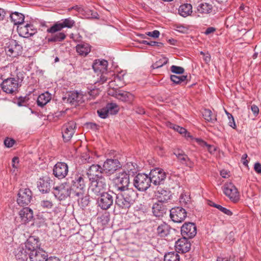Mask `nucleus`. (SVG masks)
<instances>
[{
    "label": "nucleus",
    "mask_w": 261,
    "mask_h": 261,
    "mask_svg": "<svg viewBox=\"0 0 261 261\" xmlns=\"http://www.w3.org/2000/svg\"><path fill=\"white\" fill-rule=\"evenodd\" d=\"M171 71L175 74H180L184 72V69L180 66L172 65L170 67Z\"/></svg>",
    "instance_id": "50"
},
{
    "label": "nucleus",
    "mask_w": 261,
    "mask_h": 261,
    "mask_svg": "<svg viewBox=\"0 0 261 261\" xmlns=\"http://www.w3.org/2000/svg\"><path fill=\"white\" fill-rule=\"evenodd\" d=\"M16 258L20 261H23L28 258L29 253L24 248L22 244L17 247L14 251Z\"/></svg>",
    "instance_id": "31"
},
{
    "label": "nucleus",
    "mask_w": 261,
    "mask_h": 261,
    "mask_svg": "<svg viewBox=\"0 0 261 261\" xmlns=\"http://www.w3.org/2000/svg\"><path fill=\"white\" fill-rule=\"evenodd\" d=\"M222 190L224 194L228 197L231 201L237 202L239 200V192L237 188L232 183L226 182L222 187Z\"/></svg>",
    "instance_id": "10"
},
{
    "label": "nucleus",
    "mask_w": 261,
    "mask_h": 261,
    "mask_svg": "<svg viewBox=\"0 0 261 261\" xmlns=\"http://www.w3.org/2000/svg\"><path fill=\"white\" fill-rule=\"evenodd\" d=\"M196 233V226L193 223H185L181 227V234L183 237L192 238Z\"/></svg>",
    "instance_id": "19"
},
{
    "label": "nucleus",
    "mask_w": 261,
    "mask_h": 261,
    "mask_svg": "<svg viewBox=\"0 0 261 261\" xmlns=\"http://www.w3.org/2000/svg\"><path fill=\"white\" fill-rule=\"evenodd\" d=\"M251 110L255 116H257L259 113V108L255 105L251 106Z\"/></svg>",
    "instance_id": "60"
},
{
    "label": "nucleus",
    "mask_w": 261,
    "mask_h": 261,
    "mask_svg": "<svg viewBox=\"0 0 261 261\" xmlns=\"http://www.w3.org/2000/svg\"><path fill=\"white\" fill-rule=\"evenodd\" d=\"M77 92H71L68 93V97L63 98L64 102L69 103L72 105H77Z\"/></svg>",
    "instance_id": "39"
},
{
    "label": "nucleus",
    "mask_w": 261,
    "mask_h": 261,
    "mask_svg": "<svg viewBox=\"0 0 261 261\" xmlns=\"http://www.w3.org/2000/svg\"><path fill=\"white\" fill-rule=\"evenodd\" d=\"M51 99V95L48 92L42 93L37 98V104L39 106L43 107Z\"/></svg>",
    "instance_id": "37"
},
{
    "label": "nucleus",
    "mask_w": 261,
    "mask_h": 261,
    "mask_svg": "<svg viewBox=\"0 0 261 261\" xmlns=\"http://www.w3.org/2000/svg\"><path fill=\"white\" fill-rule=\"evenodd\" d=\"M53 193L55 196L59 200H63L67 197H72V192L70 185L66 182L63 183L54 188Z\"/></svg>",
    "instance_id": "5"
},
{
    "label": "nucleus",
    "mask_w": 261,
    "mask_h": 261,
    "mask_svg": "<svg viewBox=\"0 0 261 261\" xmlns=\"http://www.w3.org/2000/svg\"><path fill=\"white\" fill-rule=\"evenodd\" d=\"M155 196L159 202L164 203L170 199L171 194V192L167 189L158 188Z\"/></svg>",
    "instance_id": "24"
},
{
    "label": "nucleus",
    "mask_w": 261,
    "mask_h": 261,
    "mask_svg": "<svg viewBox=\"0 0 261 261\" xmlns=\"http://www.w3.org/2000/svg\"><path fill=\"white\" fill-rule=\"evenodd\" d=\"M17 196V202L19 205L21 206L28 205L33 197L32 192L28 188L20 189Z\"/></svg>",
    "instance_id": "13"
},
{
    "label": "nucleus",
    "mask_w": 261,
    "mask_h": 261,
    "mask_svg": "<svg viewBox=\"0 0 261 261\" xmlns=\"http://www.w3.org/2000/svg\"><path fill=\"white\" fill-rule=\"evenodd\" d=\"M168 126L179 133L181 135H183L187 138H191L192 136L189 133L187 130L184 127L179 126L173 123H170Z\"/></svg>",
    "instance_id": "38"
},
{
    "label": "nucleus",
    "mask_w": 261,
    "mask_h": 261,
    "mask_svg": "<svg viewBox=\"0 0 261 261\" xmlns=\"http://www.w3.org/2000/svg\"><path fill=\"white\" fill-rule=\"evenodd\" d=\"M4 92L8 94H12L18 91L19 85V79L17 77H8L4 80L1 84Z\"/></svg>",
    "instance_id": "4"
},
{
    "label": "nucleus",
    "mask_w": 261,
    "mask_h": 261,
    "mask_svg": "<svg viewBox=\"0 0 261 261\" xmlns=\"http://www.w3.org/2000/svg\"><path fill=\"white\" fill-rule=\"evenodd\" d=\"M202 114L204 119L208 122L214 123L217 120L216 116L213 115L212 111L208 109H204Z\"/></svg>",
    "instance_id": "42"
},
{
    "label": "nucleus",
    "mask_w": 261,
    "mask_h": 261,
    "mask_svg": "<svg viewBox=\"0 0 261 261\" xmlns=\"http://www.w3.org/2000/svg\"><path fill=\"white\" fill-rule=\"evenodd\" d=\"M76 50L81 56H87L91 50L90 45L86 43H82L76 46Z\"/></svg>",
    "instance_id": "35"
},
{
    "label": "nucleus",
    "mask_w": 261,
    "mask_h": 261,
    "mask_svg": "<svg viewBox=\"0 0 261 261\" xmlns=\"http://www.w3.org/2000/svg\"><path fill=\"white\" fill-rule=\"evenodd\" d=\"M76 123L71 121L65 124L62 128V137L64 142H68L71 140L75 133Z\"/></svg>",
    "instance_id": "15"
},
{
    "label": "nucleus",
    "mask_w": 261,
    "mask_h": 261,
    "mask_svg": "<svg viewBox=\"0 0 261 261\" xmlns=\"http://www.w3.org/2000/svg\"><path fill=\"white\" fill-rule=\"evenodd\" d=\"M50 181L48 177L40 178L38 184V187L40 191L42 193L48 192L50 188Z\"/></svg>",
    "instance_id": "30"
},
{
    "label": "nucleus",
    "mask_w": 261,
    "mask_h": 261,
    "mask_svg": "<svg viewBox=\"0 0 261 261\" xmlns=\"http://www.w3.org/2000/svg\"><path fill=\"white\" fill-rule=\"evenodd\" d=\"M137 197V192L129 189L116 195L115 204L118 208L126 210L134 203Z\"/></svg>",
    "instance_id": "2"
},
{
    "label": "nucleus",
    "mask_w": 261,
    "mask_h": 261,
    "mask_svg": "<svg viewBox=\"0 0 261 261\" xmlns=\"http://www.w3.org/2000/svg\"><path fill=\"white\" fill-rule=\"evenodd\" d=\"M108 65V63L107 60L97 59L94 61L92 67L95 72L97 73V76H98V73H105L107 72Z\"/></svg>",
    "instance_id": "23"
},
{
    "label": "nucleus",
    "mask_w": 261,
    "mask_h": 261,
    "mask_svg": "<svg viewBox=\"0 0 261 261\" xmlns=\"http://www.w3.org/2000/svg\"><path fill=\"white\" fill-rule=\"evenodd\" d=\"M160 33L158 30H154L152 32H148L146 33L147 35H148L150 37H152L154 38H158L160 36Z\"/></svg>",
    "instance_id": "56"
},
{
    "label": "nucleus",
    "mask_w": 261,
    "mask_h": 261,
    "mask_svg": "<svg viewBox=\"0 0 261 261\" xmlns=\"http://www.w3.org/2000/svg\"><path fill=\"white\" fill-rule=\"evenodd\" d=\"M107 72L105 73H100V75L99 77L98 78V80L96 82V83H99L100 84H102L104 83H105L107 81V77L106 76L107 74Z\"/></svg>",
    "instance_id": "53"
},
{
    "label": "nucleus",
    "mask_w": 261,
    "mask_h": 261,
    "mask_svg": "<svg viewBox=\"0 0 261 261\" xmlns=\"http://www.w3.org/2000/svg\"><path fill=\"white\" fill-rule=\"evenodd\" d=\"M5 51L7 56L15 58L22 54V47L17 41L11 39L7 43Z\"/></svg>",
    "instance_id": "9"
},
{
    "label": "nucleus",
    "mask_w": 261,
    "mask_h": 261,
    "mask_svg": "<svg viewBox=\"0 0 261 261\" xmlns=\"http://www.w3.org/2000/svg\"><path fill=\"white\" fill-rule=\"evenodd\" d=\"M82 160L83 163H92L93 162V160L92 157H90L89 154H85L82 156Z\"/></svg>",
    "instance_id": "52"
},
{
    "label": "nucleus",
    "mask_w": 261,
    "mask_h": 261,
    "mask_svg": "<svg viewBox=\"0 0 261 261\" xmlns=\"http://www.w3.org/2000/svg\"><path fill=\"white\" fill-rule=\"evenodd\" d=\"M176 30L179 32L185 33L187 32V29L182 25H178L176 27Z\"/></svg>",
    "instance_id": "64"
},
{
    "label": "nucleus",
    "mask_w": 261,
    "mask_h": 261,
    "mask_svg": "<svg viewBox=\"0 0 261 261\" xmlns=\"http://www.w3.org/2000/svg\"><path fill=\"white\" fill-rule=\"evenodd\" d=\"M170 231V226L165 222L160 224L156 229V232L161 237H167L169 234Z\"/></svg>",
    "instance_id": "34"
},
{
    "label": "nucleus",
    "mask_w": 261,
    "mask_h": 261,
    "mask_svg": "<svg viewBox=\"0 0 261 261\" xmlns=\"http://www.w3.org/2000/svg\"><path fill=\"white\" fill-rule=\"evenodd\" d=\"M30 261H45L47 255L42 250L38 248L29 254Z\"/></svg>",
    "instance_id": "28"
},
{
    "label": "nucleus",
    "mask_w": 261,
    "mask_h": 261,
    "mask_svg": "<svg viewBox=\"0 0 261 261\" xmlns=\"http://www.w3.org/2000/svg\"><path fill=\"white\" fill-rule=\"evenodd\" d=\"M15 141L13 139L7 138L4 141V144L7 147H11L14 145Z\"/></svg>",
    "instance_id": "54"
},
{
    "label": "nucleus",
    "mask_w": 261,
    "mask_h": 261,
    "mask_svg": "<svg viewBox=\"0 0 261 261\" xmlns=\"http://www.w3.org/2000/svg\"><path fill=\"white\" fill-rule=\"evenodd\" d=\"M119 110V106L115 103H109L104 108L98 110L97 112L98 116L102 119H105L109 115H115Z\"/></svg>",
    "instance_id": "14"
},
{
    "label": "nucleus",
    "mask_w": 261,
    "mask_h": 261,
    "mask_svg": "<svg viewBox=\"0 0 261 261\" xmlns=\"http://www.w3.org/2000/svg\"><path fill=\"white\" fill-rule=\"evenodd\" d=\"M212 206H214V207L218 208L221 212H223L224 214L228 216H231L232 215V213L229 210H228L219 204L214 203L212 205Z\"/></svg>",
    "instance_id": "48"
},
{
    "label": "nucleus",
    "mask_w": 261,
    "mask_h": 261,
    "mask_svg": "<svg viewBox=\"0 0 261 261\" xmlns=\"http://www.w3.org/2000/svg\"><path fill=\"white\" fill-rule=\"evenodd\" d=\"M10 17L11 21L14 24L20 25L24 22V16L22 13L14 12L10 14Z\"/></svg>",
    "instance_id": "33"
},
{
    "label": "nucleus",
    "mask_w": 261,
    "mask_h": 261,
    "mask_svg": "<svg viewBox=\"0 0 261 261\" xmlns=\"http://www.w3.org/2000/svg\"><path fill=\"white\" fill-rule=\"evenodd\" d=\"M166 177V173L163 169L160 168H154L151 170L149 173V176H148L150 178V182H152L155 186L162 184Z\"/></svg>",
    "instance_id": "12"
},
{
    "label": "nucleus",
    "mask_w": 261,
    "mask_h": 261,
    "mask_svg": "<svg viewBox=\"0 0 261 261\" xmlns=\"http://www.w3.org/2000/svg\"><path fill=\"white\" fill-rule=\"evenodd\" d=\"M178 161L180 164L185 165L189 168H193L194 166V163L189 159L188 155L186 154H183L180 157L177 158Z\"/></svg>",
    "instance_id": "41"
},
{
    "label": "nucleus",
    "mask_w": 261,
    "mask_h": 261,
    "mask_svg": "<svg viewBox=\"0 0 261 261\" xmlns=\"http://www.w3.org/2000/svg\"><path fill=\"white\" fill-rule=\"evenodd\" d=\"M18 164L19 158L16 156L13 158L12 161V166L13 168H16L17 167H18Z\"/></svg>",
    "instance_id": "62"
},
{
    "label": "nucleus",
    "mask_w": 261,
    "mask_h": 261,
    "mask_svg": "<svg viewBox=\"0 0 261 261\" xmlns=\"http://www.w3.org/2000/svg\"><path fill=\"white\" fill-rule=\"evenodd\" d=\"M68 172V166L64 162H58L54 167L53 174L59 179L64 178Z\"/></svg>",
    "instance_id": "18"
},
{
    "label": "nucleus",
    "mask_w": 261,
    "mask_h": 261,
    "mask_svg": "<svg viewBox=\"0 0 261 261\" xmlns=\"http://www.w3.org/2000/svg\"><path fill=\"white\" fill-rule=\"evenodd\" d=\"M136 165V164L134 165L132 163H129L127 164L126 167V171H125L129 176L130 175H133L137 173V169L135 167Z\"/></svg>",
    "instance_id": "47"
},
{
    "label": "nucleus",
    "mask_w": 261,
    "mask_h": 261,
    "mask_svg": "<svg viewBox=\"0 0 261 261\" xmlns=\"http://www.w3.org/2000/svg\"><path fill=\"white\" fill-rule=\"evenodd\" d=\"M143 43L144 44L148 45H150L151 46H159L161 44V43L160 42L153 41H148L146 40H144V41H143Z\"/></svg>",
    "instance_id": "58"
},
{
    "label": "nucleus",
    "mask_w": 261,
    "mask_h": 261,
    "mask_svg": "<svg viewBox=\"0 0 261 261\" xmlns=\"http://www.w3.org/2000/svg\"><path fill=\"white\" fill-rule=\"evenodd\" d=\"M7 14L8 12L7 11L2 8H0V22L5 20Z\"/></svg>",
    "instance_id": "57"
},
{
    "label": "nucleus",
    "mask_w": 261,
    "mask_h": 261,
    "mask_svg": "<svg viewBox=\"0 0 261 261\" xmlns=\"http://www.w3.org/2000/svg\"><path fill=\"white\" fill-rule=\"evenodd\" d=\"M115 97L119 100L127 103H131L134 99V95L127 91L116 92Z\"/></svg>",
    "instance_id": "27"
},
{
    "label": "nucleus",
    "mask_w": 261,
    "mask_h": 261,
    "mask_svg": "<svg viewBox=\"0 0 261 261\" xmlns=\"http://www.w3.org/2000/svg\"><path fill=\"white\" fill-rule=\"evenodd\" d=\"M19 35L24 38H28L37 33L33 24L27 23L23 25V23L17 26V28Z\"/></svg>",
    "instance_id": "20"
},
{
    "label": "nucleus",
    "mask_w": 261,
    "mask_h": 261,
    "mask_svg": "<svg viewBox=\"0 0 261 261\" xmlns=\"http://www.w3.org/2000/svg\"><path fill=\"white\" fill-rule=\"evenodd\" d=\"M85 96L82 92H77V105L79 103H82L85 101Z\"/></svg>",
    "instance_id": "55"
},
{
    "label": "nucleus",
    "mask_w": 261,
    "mask_h": 261,
    "mask_svg": "<svg viewBox=\"0 0 261 261\" xmlns=\"http://www.w3.org/2000/svg\"><path fill=\"white\" fill-rule=\"evenodd\" d=\"M213 6L207 3H202L197 7V12L201 14H208L212 12Z\"/></svg>",
    "instance_id": "32"
},
{
    "label": "nucleus",
    "mask_w": 261,
    "mask_h": 261,
    "mask_svg": "<svg viewBox=\"0 0 261 261\" xmlns=\"http://www.w3.org/2000/svg\"><path fill=\"white\" fill-rule=\"evenodd\" d=\"M187 79V76L186 75H170V80L171 81L176 84H179L183 82H185Z\"/></svg>",
    "instance_id": "45"
},
{
    "label": "nucleus",
    "mask_w": 261,
    "mask_h": 261,
    "mask_svg": "<svg viewBox=\"0 0 261 261\" xmlns=\"http://www.w3.org/2000/svg\"><path fill=\"white\" fill-rule=\"evenodd\" d=\"M103 173L111 175L120 168V163L117 159H108L102 166Z\"/></svg>",
    "instance_id": "16"
},
{
    "label": "nucleus",
    "mask_w": 261,
    "mask_h": 261,
    "mask_svg": "<svg viewBox=\"0 0 261 261\" xmlns=\"http://www.w3.org/2000/svg\"><path fill=\"white\" fill-rule=\"evenodd\" d=\"M41 206L44 209H50L53 206V204L51 201L48 200H44L40 202Z\"/></svg>",
    "instance_id": "49"
},
{
    "label": "nucleus",
    "mask_w": 261,
    "mask_h": 261,
    "mask_svg": "<svg viewBox=\"0 0 261 261\" xmlns=\"http://www.w3.org/2000/svg\"><path fill=\"white\" fill-rule=\"evenodd\" d=\"M187 216V211L181 207H174L170 211V218L174 223H180L182 222Z\"/></svg>",
    "instance_id": "11"
},
{
    "label": "nucleus",
    "mask_w": 261,
    "mask_h": 261,
    "mask_svg": "<svg viewBox=\"0 0 261 261\" xmlns=\"http://www.w3.org/2000/svg\"><path fill=\"white\" fill-rule=\"evenodd\" d=\"M90 189L96 195H99L105 192L107 188V184L106 179L100 176L99 177L90 180Z\"/></svg>",
    "instance_id": "8"
},
{
    "label": "nucleus",
    "mask_w": 261,
    "mask_h": 261,
    "mask_svg": "<svg viewBox=\"0 0 261 261\" xmlns=\"http://www.w3.org/2000/svg\"><path fill=\"white\" fill-rule=\"evenodd\" d=\"M66 35L63 32H59L47 38L48 42H61L66 38Z\"/></svg>",
    "instance_id": "40"
},
{
    "label": "nucleus",
    "mask_w": 261,
    "mask_h": 261,
    "mask_svg": "<svg viewBox=\"0 0 261 261\" xmlns=\"http://www.w3.org/2000/svg\"><path fill=\"white\" fill-rule=\"evenodd\" d=\"M152 213L156 217H162L166 212V209L163 203H155L152 207Z\"/></svg>",
    "instance_id": "29"
},
{
    "label": "nucleus",
    "mask_w": 261,
    "mask_h": 261,
    "mask_svg": "<svg viewBox=\"0 0 261 261\" xmlns=\"http://www.w3.org/2000/svg\"><path fill=\"white\" fill-rule=\"evenodd\" d=\"M75 21L71 17H68L56 22L52 27L48 28L46 32L48 33L54 34L65 28L71 29L75 25Z\"/></svg>",
    "instance_id": "6"
},
{
    "label": "nucleus",
    "mask_w": 261,
    "mask_h": 261,
    "mask_svg": "<svg viewBox=\"0 0 261 261\" xmlns=\"http://www.w3.org/2000/svg\"><path fill=\"white\" fill-rule=\"evenodd\" d=\"M226 113L228 116V119L229 120V122H228L229 125L233 128H236V124L235 123L233 117L232 116V115L231 114H230V113H229L227 112H226Z\"/></svg>",
    "instance_id": "51"
},
{
    "label": "nucleus",
    "mask_w": 261,
    "mask_h": 261,
    "mask_svg": "<svg viewBox=\"0 0 261 261\" xmlns=\"http://www.w3.org/2000/svg\"><path fill=\"white\" fill-rule=\"evenodd\" d=\"M19 215L22 224L28 223L34 217L33 210L28 207L22 208L19 212Z\"/></svg>",
    "instance_id": "26"
},
{
    "label": "nucleus",
    "mask_w": 261,
    "mask_h": 261,
    "mask_svg": "<svg viewBox=\"0 0 261 261\" xmlns=\"http://www.w3.org/2000/svg\"><path fill=\"white\" fill-rule=\"evenodd\" d=\"M168 61V58L166 57H162L158 61L153 63L152 67L153 69L158 68L162 67L164 65L166 64Z\"/></svg>",
    "instance_id": "46"
},
{
    "label": "nucleus",
    "mask_w": 261,
    "mask_h": 261,
    "mask_svg": "<svg viewBox=\"0 0 261 261\" xmlns=\"http://www.w3.org/2000/svg\"><path fill=\"white\" fill-rule=\"evenodd\" d=\"M173 154L176 156V158L180 157V155L183 154H185L184 151L179 148L174 149L173 151Z\"/></svg>",
    "instance_id": "59"
},
{
    "label": "nucleus",
    "mask_w": 261,
    "mask_h": 261,
    "mask_svg": "<svg viewBox=\"0 0 261 261\" xmlns=\"http://www.w3.org/2000/svg\"><path fill=\"white\" fill-rule=\"evenodd\" d=\"M129 184V175L126 171L120 172L113 179V186L117 191L125 192L131 188H128Z\"/></svg>",
    "instance_id": "3"
},
{
    "label": "nucleus",
    "mask_w": 261,
    "mask_h": 261,
    "mask_svg": "<svg viewBox=\"0 0 261 261\" xmlns=\"http://www.w3.org/2000/svg\"><path fill=\"white\" fill-rule=\"evenodd\" d=\"M38 239L34 237H30L24 244H22L24 248L29 253V254L38 249Z\"/></svg>",
    "instance_id": "25"
},
{
    "label": "nucleus",
    "mask_w": 261,
    "mask_h": 261,
    "mask_svg": "<svg viewBox=\"0 0 261 261\" xmlns=\"http://www.w3.org/2000/svg\"><path fill=\"white\" fill-rule=\"evenodd\" d=\"M195 140L199 145L202 147H206V146L207 145V144L201 139L195 138Z\"/></svg>",
    "instance_id": "63"
},
{
    "label": "nucleus",
    "mask_w": 261,
    "mask_h": 261,
    "mask_svg": "<svg viewBox=\"0 0 261 261\" xmlns=\"http://www.w3.org/2000/svg\"><path fill=\"white\" fill-rule=\"evenodd\" d=\"M98 199V206L102 210L109 209L113 204L114 199L113 196L109 192H105L100 195Z\"/></svg>",
    "instance_id": "17"
},
{
    "label": "nucleus",
    "mask_w": 261,
    "mask_h": 261,
    "mask_svg": "<svg viewBox=\"0 0 261 261\" xmlns=\"http://www.w3.org/2000/svg\"><path fill=\"white\" fill-rule=\"evenodd\" d=\"M192 13V6L190 4L181 5L178 9V13L182 17H186Z\"/></svg>",
    "instance_id": "36"
},
{
    "label": "nucleus",
    "mask_w": 261,
    "mask_h": 261,
    "mask_svg": "<svg viewBox=\"0 0 261 261\" xmlns=\"http://www.w3.org/2000/svg\"><path fill=\"white\" fill-rule=\"evenodd\" d=\"M164 261H180L179 256L176 252H169L165 255Z\"/></svg>",
    "instance_id": "43"
},
{
    "label": "nucleus",
    "mask_w": 261,
    "mask_h": 261,
    "mask_svg": "<svg viewBox=\"0 0 261 261\" xmlns=\"http://www.w3.org/2000/svg\"><path fill=\"white\" fill-rule=\"evenodd\" d=\"M103 173L102 168L97 164H92L87 170V174L90 180L99 177Z\"/></svg>",
    "instance_id": "22"
},
{
    "label": "nucleus",
    "mask_w": 261,
    "mask_h": 261,
    "mask_svg": "<svg viewBox=\"0 0 261 261\" xmlns=\"http://www.w3.org/2000/svg\"><path fill=\"white\" fill-rule=\"evenodd\" d=\"M254 169L258 174H261V164L259 163H255L254 165Z\"/></svg>",
    "instance_id": "61"
},
{
    "label": "nucleus",
    "mask_w": 261,
    "mask_h": 261,
    "mask_svg": "<svg viewBox=\"0 0 261 261\" xmlns=\"http://www.w3.org/2000/svg\"><path fill=\"white\" fill-rule=\"evenodd\" d=\"M191 244L186 238L182 237L178 239L175 244V248L177 252L184 253L190 251Z\"/></svg>",
    "instance_id": "21"
},
{
    "label": "nucleus",
    "mask_w": 261,
    "mask_h": 261,
    "mask_svg": "<svg viewBox=\"0 0 261 261\" xmlns=\"http://www.w3.org/2000/svg\"><path fill=\"white\" fill-rule=\"evenodd\" d=\"M134 186L139 191H145L150 186V178L144 173H139L134 178Z\"/></svg>",
    "instance_id": "7"
},
{
    "label": "nucleus",
    "mask_w": 261,
    "mask_h": 261,
    "mask_svg": "<svg viewBox=\"0 0 261 261\" xmlns=\"http://www.w3.org/2000/svg\"><path fill=\"white\" fill-rule=\"evenodd\" d=\"M125 74V72L121 71L119 72L117 75H115L114 80L115 82H117V86L122 87L124 85V76Z\"/></svg>",
    "instance_id": "44"
},
{
    "label": "nucleus",
    "mask_w": 261,
    "mask_h": 261,
    "mask_svg": "<svg viewBox=\"0 0 261 261\" xmlns=\"http://www.w3.org/2000/svg\"><path fill=\"white\" fill-rule=\"evenodd\" d=\"M85 176L80 173L72 174L69 179L70 187L72 192V198H76L78 200H84V204L87 205L88 199L85 196L86 192V181Z\"/></svg>",
    "instance_id": "1"
}]
</instances>
